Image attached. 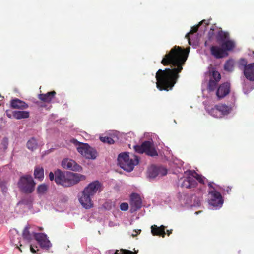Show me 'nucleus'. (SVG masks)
<instances>
[{"label": "nucleus", "mask_w": 254, "mask_h": 254, "mask_svg": "<svg viewBox=\"0 0 254 254\" xmlns=\"http://www.w3.org/2000/svg\"><path fill=\"white\" fill-rule=\"evenodd\" d=\"M217 105L220 113L222 114V118L229 114L232 110V106L231 105L228 106L223 104Z\"/></svg>", "instance_id": "5701e85b"}, {"label": "nucleus", "mask_w": 254, "mask_h": 254, "mask_svg": "<svg viewBox=\"0 0 254 254\" xmlns=\"http://www.w3.org/2000/svg\"><path fill=\"white\" fill-rule=\"evenodd\" d=\"M231 190V187H227V189L225 190L228 193H229V192Z\"/></svg>", "instance_id": "3c124183"}, {"label": "nucleus", "mask_w": 254, "mask_h": 254, "mask_svg": "<svg viewBox=\"0 0 254 254\" xmlns=\"http://www.w3.org/2000/svg\"><path fill=\"white\" fill-rule=\"evenodd\" d=\"M208 113L214 117L217 118H222V114L220 113L217 105L209 110Z\"/></svg>", "instance_id": "bb28decb"}, {"label": "nucleus", "mask_w": 254, "mask_h": 254, "mask_svg": "<svg viewBox=\"0 0 254 254\" xmlns=\"http://www.w3.org/2000/svg\"><path fill=\"white\" fill-rule=\"evenodd\" d=\"M26 147L32 151L36 150L38 147V142L36 139L35 137L30 138L27 142Z\"/></svg>", "instance_id": "393cba45"}, {"label": "nucleus", "mask_w": 254, "mask_h": 254, "mask_svg": "<svg viewBox=\"0 0 254 254\" xmlns=\"http://www.w3.org/2000/svg\"><path fill=\"white\" fill-rule=\"evenodd\" d=\"M118 161L122 169L127 172H131L134 166L138 164L139 159L137 156L133 155V158H130L128 153L124 152L119 155Z\"/></svg>", "instance_id": "7ed1b4c3"}, {"label": "nucleus", "mask_w": 254, "mask_h": 254, "mask_svg": "<svg viewBox=\"0 0 254 254\" xmlns=\"http://www.w3.org/2000/svg\"><path fill=\"white\" fill-rule=\"evenodd\" d=\"M188 174L190 176V177L192 176L193 178H195V176H196V174H198L194 170H190L188 171Z\"/></svg>", "instance_id": "79ce46f5"}, {"label": "nucleus", "mask_w": 254, "mask_h": 254, "mask_svg": "<svg viewBox=\"0 0 254 254\" xmlns=\"http://www.w3.org/2000/svg\"><path fill=\"white\" fill-rule=\"evenodd\" d=\"M248 62L246 59L244 58H241L240 59L238 62V66L240 68L244 67V70L247 66Z\"/></svg>", "instance_id": "f704fd0d"}, {"label": "nucleus", "mask_w": 254, "mask_h": 254, "mask_svg": "<svg viewBox=\"0 0 254 254\" xmlns=\"http://www.w3.org/2000/svg\"><path fill=\"white\" fill-rule=\"evenodd\" d=\"M230 92V85L229 83H224L221 84L216 91V96L220 99L225 97Z\"/></svg>", "instance_id": "4468645a"}, {"label": "nucleus", "mask_w": 254, "mask_h": 254, "mask_svg": "<svg viewBox=\"0 0 254 254\" xmlns=\"http://www.w3.org/2000/svg\"><path fill=\"white\" fill-rule=\"evenodd\" d=\"M0 187L3 192H6L7 191V188L6 187L5 182H0Z\"/></svg>", "instance_id": "ea45409f"}, {"label": "nucleus", "mask_w": 254, "mask_h": 254, "mask_svg": "<svg viewBox=\"0 0 254 254\" xmlns=\"http://www.w3.org/2000/svg\"><path fill=\"white\" fill-rule=\"evenodd\" d=\"M100 140L104 143H107L109 144H113L114 140L111 137L108 136L100 137Z\"/></svg>", "instance_id": "72a5a7b5"}, {"label": "nucleus", "mask_w": 254, "mask_h": 254, "mask_svg": "<svg viewBox=\"0 0 254 254\" xmlns=\"http://www.w3.org/2000/svg\"><path fill=\"white\" fill-rule=\"evenodd\" d=\"M244 74L247 79L252 81H254V63L248 64L244 70Z\"/></svg>", "instance_id": "dca6fc26"}, {"label": "nucleus", "mask_w": 254, "mask_h": 254, "mask_svg": "<svg viewBox=\"0 0 254 254\" xmlns=\"http://www.w3.org/2000/svg\"><path fill=\"white\" fill-rule=\"evenodd\" d=\"M221 78V74L220 73L216 70H213L210 75V79H212L215 81L219 82Z\"/></svg>", "instance_id": "7c9ffc66"}, {"label": "nucleus", "mask_w": 254, "mask_h": 254, "mask_svg": "<svg viewBox=\"0 0 254 254\" xmlns=\"http://www.w3.org/2000/svg\"><path fill=\"white\" fill-rule=\"evenodd\" d=\"M203 24H205V26L208 25L209 23V21L206 20H202L200 22H199V23L195 26H193L191 27L190 31L186 34V38L188 39L189 43L190 45H191L190 38L189 37L190 34H192L195 32H196L198 31L199 27L201 25Z\"/></svg>", "instance_id": "6ab92c4d"}, {"label": "nucleus", "mask_w": 254, "mask_h": 254, "mask_svg": "<svg viewBox=\"0 0 254 254\" xmlns=\"http://www.w3.org/2000/svg\"><path fill=\"white\" fill-rule=\"evenodd\" d=\"M134 149L136 152L139 154L145 153L147 155L151 157L158 155L153 143L150 141H145L141 145L134 146Z\"/></svg>", "instance_id": "423d86ee"}, {"label": "nucleus", "mask_w": 254, "mask_h": 254, "mask_svg": "<svg viewBox=\"0 0 254 254\" xmlns=\"http://www.w3.org/2000/svg\"><path fill=\"white\" fill-rule=\"evenodd\" d=\"M141 231V230L140 229L134 230L133 232H135V234H131V236L133 237H134L136 236L137 235H138L139 234H140Z\"/></svg>", "instance_id": "37998d69"}, {"label": "nucleus", "mask_w": 254, "mask_h": 254, "mask_svg": "<svg viewBox=\"0 0 254 254\" xmlns=\"http://www.w3.org/2000/svg\"><path fill=\"white\" fill-rule=\"evenodd\" d=\"M121 254H136L134 252L128 250H121Z\"/></svg>", "instance_id": "a19ab883"}, {"label": "nucleus", "mask_w": 254, "mask_h": 254, "mask_svg": "<svg viewBox=\"0 0 254 254\" xmlns=\"http://www.w3.org/2000/svg\"><path fill=\"white\" fill-rule=\"evenodd\" d=\"M208 194L210 196L208 200L209 204L216 209L221 207L224 200L221 193L216 190H209Z\"/></svg>", "instance_id": "0eeeda50"}, {"label": "nucleus", "mask_w": 254, "mask_h": 254, "mask_svg": "<svg viewBox=\"0 0 254 254\" xmlns=\"http://www.w3.org/2000/svg\"><path fill=\"white\" fill-rule=\"evenodd\" d=\"M215 26H212V27L210 28L209 31L208 32V37H209V38L210 39H212L213 38V36H214L215 35V32H214V31H215Z\"/></svg>", "instance_id": "4c0bfd02"}, {"label": "nucleus", "mask_w": 254, "mask_h": 254, "mask_svg": "<svg viewBox=\"0 0 254 254\" xmlns=\"http://www.w3.org/2000/svg\"><path fill=\"white\" fill-rule=\"evenodd\" d=\"M11 241L13 243V244H14L16 246V248H18L20 250V252H22V250L19 248V247L18 246V244L15 243V242L14 240V239H11Z\"/></svg>", "instance_id": "a18cd8bd"}, {"label": "nucleus", "mask_w": 254, "mask_h": 254, "mask_svg": "<svg viewBox=\"0 0 254 254\" xmlns=\"http://www.w3.org/2000/svg\"><path fill=\"white\" fill-rule=\"evenodd\" d=\"M29 229V226H26L22 232V237L23 239L27 240L28 242H30L32 240V235L30 233Z\"/></svg>", "instance_id": "cd10ccee"}, {"label": "nucleus", "mask_w": 254, "mask_h": 254, "mask_svg": "<svg viewBox=\"0 0 254 254\" xmlns=\"http://www.w3.org/2000/svg\"><path fill=\"white\" fill-rule=\"evenodd\" d=\"M12 112L13 111H9V110H7L6 111V116L9 118H11L12 117H13L12 116Z\"/></svg>", "instance_id": "c03bdc74"}, {"label": "nucleus", "mask_w": 254, "mask_h": 254, "mask_svg": "<svg viewBox=\"0 0 254 254\" xmlns=\"http://www.w3.org/2000/svg\"><path fill=\"white\" fill-rule=\"evenodd\" d=\"M132 234H135V232H133V233H132Z\"/></svg>", "instance_id": "6e6d98bb"}, {"label": "nucleus", "mask_w": 254, "mask_h": 254, "mask_svg": "<svg viewBox=\"0 0 254 254\" xmlns=\"http://www.w3.org/2000/svg\"><path fill=\"white\" fill-rule=\"evenodd\" d=\"M34 177L41 181L44 177V169L40 166H36L34 171Z\"/></svg>", "instance_id": "b1692460"}, {"label": "nucleus", "mask_w": 254, "mask_h": 254, "mask_svg": "<svg viewBox=\"0 0 254 254\" xmlns=\"http://www.w3.org/2000/svg\"><path fill=\"white\" fill-rule=\"evenodd\" d=\"M205 44V46H207V41H206V42H205V44Z\"/></svg>", "instance_id": "5fc2aeb1"}, {"label": "nucleus", "mask_w": 254, "mask_h": 254, "mask_svg": "<svg viewBox=\"0 0 254 254\" xmlns=\"http://www.w3.org/2000/svg\"><path fill=\"white\" fill-rule=\"evenodd\" d=\"M189 49L175 46L164 56L161 64L165 66L170 65L171 68L160 69L156 72V87L159 90L168 91L174 87L187 59Z\"/></svg>", "instance_id": "f257e3e1"}, {"label": "nucleus", "mask_w": 254, "mask_h": 254, "mask_svg": "<svg viewBox=\"0 0 254 254\" xmlns=\"http://www.w3.org/2000/svg\"><path fill=\"white\" fill-rule=\"evenodd\" d=\"M222 46L227 52L228 51H232L234 48L235 44L233 41L226 40L223 42Z\"/></svg>", "instance_id": "a878e982"}, {"label": "nucleus", "mask_w": 254, "mask_h": 254, "mask_svg": "<svg viewBox=\"0 0 254 254\" xmlns=\"http://www.w3.org/2000/svg\"><path fill=\"white\" fill-rule=\"evenodd\" d=\"M33 234L34 239L42 248L48 250L51 247V243L45 234L43 233H33Z\"/></svg>", "instance_id": "6e6552de"}, {"label": "nucleus", "mask_w": 254, "mask_h": 254, "mask_svg": "<svg viewBox=\"0 0 254 254\" xmlns=\"http://www.w3.org/2000/svg\"><path fill=\"white\" fill-rule=\"evenodd\" d=\"M195 178L196 179V180H197L201 184H205V180L206 178L204 176H202L201 175L196 174V176H195Z\"/></svg>", "instance_id": "e433bc0d"}, {"label": "nucleus", "mask_w": 254, "mask_h": 254, "mask_svg": "<svg viewBox=\"0 0 254 254\" xmlns=\"http://www.w3.org/2000/svg\"><path fill=\"white\" fill-rule=\"evenodd\" d=\"M218 82L212 79H210L208 83V89L210 91H213L216 88Z\"/></svg>", "instance_id": "2f4dec72"}, {"label": "nucleus", "mask_w": 254, "mask_h": 254, "mask_svg": "<svg viewBox=\"0 0 254 254\" xmlns=\"http://www.w3.org/2000/svg\"><path fill=\"white\" fill-rule=\"evenodd\" d=\"M102 184L99 181H95L88 184L83 190L85 193H88L93 196L98 191L100 192L102 190Z\"/></svg>", "instance_id": "1a4fd4ad"}, {"label": "nucleus", "mask_w": 254, "mask_h": 254, "mask_svg": "<svg viewBox=\"0 0 254 254\" xmlns=\"http://www.w3.org/2000/svg\"><path fill=\"white\" fill-rule=\"evenodd\" d=\"M208 186L209 187V188H210L211 189H212L211 190H215L214 187H213V185H212V183L211 182H209L208 183Z\"/></svg>", "instance_id": "49530a36"}, {"label": "nucleus", "mask_w": 254, "mask_h": 254, "mask_svg": "<svg viewBox=\"0 0 254 254\" xmlns=\"http://www.w3.org/2000/svg\"><path fill=\"white\" fill-rule=\"evenodd\" d=\"M120 209L122 211H127L128 209V204L127 203L123 202L120 204Z\"/></svg>", "instance_id": "58836bf2"}, {"label": "nucleus", "mask_w": 254, "mask_h": 254, "mask_svg": "<svg viewBox=\"0 0 254 254\" xmlns=\"http://www.w3.org/2000/svg\"><path fill=\"white\" fill-rule=\"evenodd\" d=\"M211 54L216 59H221L228 56V53L222 46H212L210 48Z\"/></svg>", "instance_id": "ddd939ff"}, {"label": "nucleus", "mask_w": 254, "mask_h": 254, "mask_svg": "<svg viewBox=\"0 0 254 254\" xmlns=\"http://www.w3.org/2000/svg\"><path fill=\"white\" fill-rule=\"evenodd\" d=\"M47 190V186L44 184L40 185L37 189V192L39 194H43L46 192Z\"/></svg>", "instance_id": "473e14b6"}, {"label": "nucleus", "mask_w": 254, "mask_h": 254, "mask_svg": "<svg viewBox=\"0 0 254 254\" xmlns=\"http://www.w3.org/2000/svg\"><path fill=\"white\" fill-rule=\"evenodd\" d=\"M36 183L30 175H25L20 177L17 186L19 190L25 193H32L35 190Z\"/></svg>", "instance_id": "20e7f679"}, {"label": "nucleus", "mask_w": 254, "mask_h": 254, "mask_svg": "<svg viewBox=\"0 0 254 254\" xmlns=\"http://www.w3.org/2000/svg\"><path fill=\"white\" fill-rule=\"evenodd\" d=\"M234 61L233 59H229L227 60L224 66L225 70L231 72L234 69Z\"/></svg>", "instance_id": "c85d7f7f"}, {"label": "nucleus", "mask_w": 254, "mask_h": 254, "mask_svg": "<svg viewBox=\"0 0 254 254\" xmlns=\"http://www.w3.org/2000/svg\"><path fill=\"white\" fill-rule=\"evenodd\" d=\"M49 177L51 181L54 180L57 184L64 187H70L86 179L83 175L70 172L64 173L59 169L56 170L54 173L51 172Z\"/></svg>", "instance_id": "f03ea898"}, {"label": "nucleus", "mask_w": 254, "mask_h": 254, "mask_svg": "<svg viewBox=\"0 0 254 254\" xmlns=\"http://www.w3.org/2000/svg\"><path fill=\"white\" fill-rule=\"evenodd\" d=\"M56 93L55 91L48 92L46 94H40L38 96V98L43 102L50 103L54 98Z\"/></svg>", "instance_id": "aec40b11"}, {"label": "nucleus", "mask_w": 254, "mask_h": 254, "mask_svg": "<svg viewBox=\"0 0 254 254\" xmlns=\"http://www.w3.org/2000/svg\"><path fill=\"white\" fill-rule=\"evenodd\" d=\"M12 116L17 120L28 118L29 117V112L26 111H14L12 112Z\"/></svg>", "instance_id": "4be33fe9"}, {"label": "nucleus", "mask_w": 254, "mask_h": 254, "mask_svg": "<svg viewBox=\"0 0 254 254\" xmlns=\"http://www.w3.org/2000/svg\"><path fill=\"white\" fill-rule=\"evenodd\" d=\"M130 205L131 210L132 212L135 211L142 206V200L139 194L136 193H132L130 196Z\"/></svg>", "instance_id": "9b49d317"}, {"label": "nucleus", "mask_w": 254, "mask_h": 254, "mask_svg": "<svg viewBox=\"0 0 254 254\" xmlns=\"http://www.w3.org/2000/svg\"><path fill=\"white\" fill-rule=\"evenodd\" d=\"M172 233V230H167V234L168 236H169Z\"/></svg>", "instance_id": "8fccbe9b"}, {"label": "nucleus", "mask_w": 254, "mask_h": 254, "mask_svg": "<svg viewBox=\"0 0 254 254\" xmlns=\"http://www.w3.org/2000/svg\"><path fill=\"white\" fill-rule=\"evenodd\" d=\"M149 176L150 178H155L158 176V168L156 166L151 167L148 170Z\"/></svg>", "instance_id": "c756f323"}, {"label": "nucleus", "mask_w": 254, "mask_h": 254, "mask_svg": "<svg viewBox=\"0 0 254 254\" xmlns=\"http://www.w3.org/2000/svg\"><path fill=\"white\" fill-rule=\"evenodd\" d=\"M62 166L64 169L74 171H80L82 169V167L75 161L69 159L63 160L62 162Z\"/></svg>", "instance_id": "f8f14e48"}, {"label": "nucleus", "mask_w": 254, "mask_h": 254, "mask_svg": "<svg viewBox=\"0 0 254 254\" xmlns=\"http://www.w3.org/2000/svg\"><path fill=\"white\" fill-rule=\"evenodd\" d=\"M165 226L161 225L159 227L153 225L151 227V233L153 236H160L164 238L166 235Z\"/></svg>", "instance_id": "a211bd4d"}, {"label": "nucleus", "mask_w": 254, "mask_h": 254, "mask_svg": "<svg viewBox=\"0 0 254 254\" xmlns=\"http://www.w3.org/2000/svg\"><path fill=\"white\" fill-rule=\"evenodd\" d=\"M38 230L39 231H42L43 230V228L42 227H38Z\"/></svg>", "instance_id": "864d4df0"}, {"label": "nucleus", "mask_w": 254, "mask_h": 254, "mask_svg": "<svg viewBox=\"0 0 254 254\" xmlns=\"http://www.w3.org/2000/svg\"><path fill=\"white\" fill-rule=\"evenodd\" d=\"M92 197L90 194L84 192L83 190L81 196L79 198V201L81 205L84 208L88 209L93 207V202L92 200Z\"/></svg>", "instance_id": "9d476101"}, {"label": "nucleus", "mask_w": 254, "mask_h": 254, "mask_svg": "<svg viewBox=\"0 0 254 254\" xmlns=\"http://www.w3.org/2000/svg\"><path fill=\"white\" fill-rule=\"evenodd\" d=\"M30 251L33 253H36V250L33 248L32 245H30Z\"/></svg>", "instance_id": "09e8293b"}, {"label": "nucleus", "mask_w": 254, "mask_h": 254, "mask_svg": "<svg viewBox=\"0 0 254 254\" xmlns=\"http://www.w3.org/2000/svg\"><path fill=\"white\" fill-rule=\"evenodd\" d=\"M3 142L5 144H8V138H4L3 139Z\"/></svg>", "instance_id": "de8ad7c7"}, {"label": "nucleus", "mask_w": 254, "mask_h": 254, "mask_svg": "<svg viewBox=\"0 0 254 254\" xmlns=\"http://www.w3.org/2000/svg\"><path fill=\"white\" fill-rule=\"evenodd\" d=\"M10 106L12 108L18 109H25L28 107L27 104L18 98L12 99L10 101Z\"/></svg>", "instance_id": "f3484780"}, {"label": "nucleus", "mask_w": 254, "mask_h": 254, "mask_svg": "<svg viewBox=\"0 0 254 254\" xmlns=\"http://www.w3.org/2000/svg\"><path fill=\"white\" fill-rule=\"evenodd\" d=\"M158 171V176H165L167 174V170L166 168L159 166L157 167Z\"/></svg>", "instance_id": "c9c22d12"}, {"label": "nucleus", "mask_w": 254, "mask_h": 254, "mask_svg": "<svg viewBox=\"0 0 254 254\" xmlns=\"http://www.w3.org/2000/svg\"><path fill=\"white\" fill-rule=\"evenodd\" d=\"M72 142L76 145H79L77 148V151L85 158L93 160L96 158L97 153L96 150L91 147L88 144L80 143L74 139L72 140Z\"/></svg>", "instance_id": "39448f33"}, {"label": "nucleus", "mask_w": 254, "mask_h": 254, "mask_svg": "<svg viewBox=\"0 0 254 254\" xmlns=\"http://www.w3.org/2000/svg\"><path fill=\"white\" fill-rule=\"evenodd\" d=\"M115 254H121V252L119 253L118 250H116Z\"/></svg>", "instance_id": "603ef678"}, {"label": "nucleus", "mask_w": 254, "mask_h": 254, "mask_svg": "<svg viewBox=\"0 0 254 254\" xmlns=\"http://www.w3.org/2000/svg\"><path fill=\"white\" fill-rule=\"evenodd\" d=\"M217 34L216 36V39L218 42H224L229 38V33L224 32L221 30V28H217Z\"/></svg>", "instance_id": "412c9836"}, {"label": "nucleus", "mask_w": 254, "mask_h": 254, "mask_svg": "<svg viewBox=\"0 0 254 254\" xmlns=\"http://www.w3.org/2000/svg\"><path fill=\"white\" fill-rule=\"evenodd\" d=\"M197 185L196 181L191 177H188L185 178L181 184V186L184 188L191 189L195 188Z\"/></svg>", "instance_id": "2eb2a0df"}]
</instances>
